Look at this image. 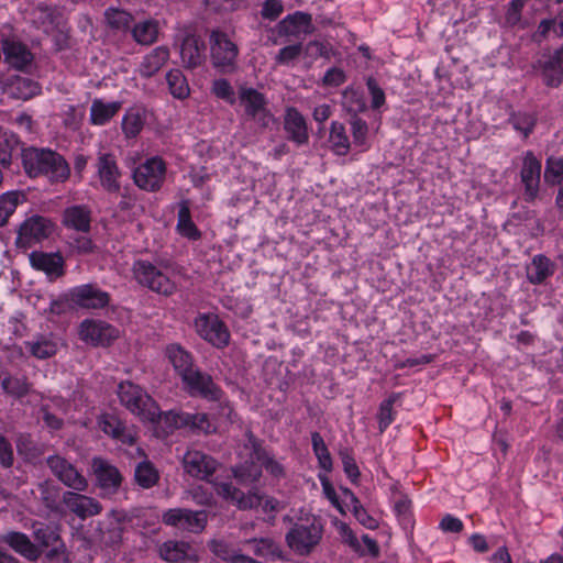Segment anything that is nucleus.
Here are the masks:
<instances>
[{"instance_id": "5701e85b", "label": "nucleus", "mask_w": 563, "mask_h": 563, "mask_svg": "<svg viewBox=\"0 0 563 563\" xmlns=\"http://www.w3.org/2000/svg\"><path fill=\"white\" fill-rule=\"evenodd\" d=\"M158 556L167 563H186L197 560V553L186 541L168 540L158 545Z\"/></svg>"}, {"instance_id": "423d86ee", "label": "nucleus", "mask_w": 563, "mask_h": 563, "mask_svg": "<svg viewBox=\"0 0 563 563\" xmlns=\"http://www.w3.org/2000/svg\"><path fill=\"white\" fill-rule=\"evenodd\" d=\"M136 280L158 294L169 296L175 289V283L161 269L146 261H137L133 265Z\"/></svg>"}, {"instance_id": "c85d7f7f", "label": "nucleus", "mask_w": 563, "mask_h": 563, "mask_svg": "<svg viewBox=\"0 0 563 563\" xmlns=\"http://www.w3.org/2000/svg\"><path fill=\"white\" fill-rule=\"evenodd\" d=\"M63 223L66 228L87 233L90 231L91 209L85 205H74L63 212Z\"/></svg>"}, {"instance_id": "473e14b6", "label": "nucleus", "mask_w": 563, "mask_h": 563, "mask_svg": "<svg viewBox=\"0 0 563 563\" xmlns=\"http://www.w3.org/2000/svg\"><path fill=\"white\" fill-rule=\"evenodd\" d=\"M119 101L104 102L101 99H95L90 107V122L93 125L107 124L121 109Z\"/></svg>"}, {"instance_id": "79ce46f5", "label": "nucleus", "mask_w": 563, "mask_h": 563, "mask_svg": "<svg viewBox=\"0 0 563 563\" xmlns=\"http://www.w3.org/2000/svg\"><path fill=\"white\" fill-rule=\"evenodd\" d=\"M38 92V85L26 77L16 76L9 84V93L16 99L27 100Z\"/></svg>"}, {"instance_id": "0e129e2a", "label": "nucleus", "mask_w": 563, "mask_h": 563, "mask_svg": "<svg viewBox=\"0 0 563 563\" xmlns=\"http://www.w3.org/2000/svg\"><path fill=\"white\" fill-rule=\"evenodd\" d=\"M306 54L310 57H330L331 46L328 43H323L320 41H312L306 46Z\"/></svg>"}, {"instance_id": "13d9d810", "label": "nucleus", "mask_w": 563, "mask_h": 563, "mask_svg": "<svg viewBox=\"0 0 563 563\" xmlns=\"http://www.w3.org/2000/svg\"><path fill=\"white\" fill-rule=\"evenodd\" d=\"M107 23L115 30H126L132 23V15L118 9H108L104 13Z\"/></svg>"}, {"instance_id": "a211bd4d", "label": "nucleus", "mask_w": 563, "mask_h": 563, "mask_svg": "<svg viewBox=\"0 0 563 563\" xmlns=\"http://www.w3.org/2000/svg\"><path fill=\"white\" fill-rule=\"evenodd\" d=\"M183 465L188 475L205 481L216 472L218 463L201 451L189 450L183 457Z\"/></svg>"}, {"instance_id": "72a5a7b5", "label": "nucleus", "mask_w": 563, "mask_h": 563, "mask_svg": "<svg viewBox=\"0 0 563 563\" xmlns=\"http://www.w3.org/2000/svg\"><path fill=\"white\" fill-rule=\"evenodd\" d=\"M169 51L165 46H158L148 53L140 65V74L143 77L154 76L168 60Z\"/></svg>"}, {"instance_id": "cd10ccee", "label": "nucleus", "mask_w": 563, "mask_h": 563, "mask_svg": "<svg viewBox=\"0 0 563 563\" xmlns=\"http://www.w3.org/2000/svg\"><path fill=\"white\" fill-rule=\"evenodd\" d=\"M31 265L44 272L49 279H55L64 274V260L57 253L33 252L30 255Z\"/></svg>"}, {"instance_id": "ddd939ff", "label": "nucleus", "mask_w": 563, "mask_h": 563, "mask_svg": "<svg viewBox=\"0 0 563 563\" xmlns=\"http://www.w3.org/2000/svg\"><path fill=\"white\" fill-rule=\"evenodd\" d=\"M96 170L101 187L108 192H118L121 188V170L115 156L108 152H98Z\"/></svg>"}, {"instance_id": "ea45409f", "label": "nucleus", "mask_w": 563, "mask_h": 563, "mask_svg": "<svg viewBox=\"0 0 563 563\" xmlns=\"http://www.w3.org/2000/svg\"><path fill=\"white\" fill-rule=\"evenodd\" d=\"M158 23L155 20H144L136 23L132 29L134 41L141 45H151L158 36Z\"/></svg>"}, {"instance_id": "5fc2aeb1", "label": "nucleus", "mask_w": 563, "mask_h": 563, "mask_svg": "<svg viewBox=\"0 0 563 563\" xmlns=\"http://www.w3.org/2000/svg\"><path fill=\"white\" fill-rule=\"evenodd\" d=\"M177 229L181 235L189 239H197L199 236V232L191 221L190 211L187 206H181L178 211Z\"/></svg>"}, {"instance_id": "bf43d9fd", "label": "nucleus", "mask_w": 563, "mask_h": 563, "mask_svg": "<svg viewBox=\"0 0 563 563\" xmlns=\"http://www.w3.org/2000/svg\"><path fill=\"white\" fill-rule=\"evenodd\" d=\"M509 122L523 137H528L534 128L536 119L529 113H516L510 117Z\"/></svg>"}, {"instance_id": "a878e982", "label": "nucleus", "mask_w": 563, "mask_h": 563, "mask_svg": "<svg viewBox=\"0 0 563 563\" xmlns=\"http://www.w3.org/2000/svg\"><path fill=\"white\" fill-rule=\"evenodd\" d=\"M284 129L287 132L288 139L297 145H305L308 143L309 134L306 119L297 109L288 108L286 110Z\"/></svg>"}, {"instance_id": "c9c22d12", "label": "nucleus", "mask_w": 563, "mask_h": 563, "mask_svg": "<svg viewBox=\"0 0 563 563\" xmlns=\"http://www.w3.org/2000/svg\"><path fill=\"white\" fill-rule=\"evenodd\" d=\"M166 355L181 379L194 369L191 355L178 344H170Z\"/></svg>"}, {"instance_id": "6ab92c4d", "label": "nucleus", "mask_w": 563, "mask_h": 563, "mask_svg": "<svg viewBox=\"0 0 563 563\" xmlns=\"http://www.w3.org/2000/svg\"><path fill=\"white\" fill-rule=\"evenodd\" d=\"M69 300L85 309H101L108 306L110 296L93 285H81L68 294Z\"/></svg>"}, {"instance_id": "69168bd1", "label": "nucleus", "mask_w": 563, "mask_h": 563, "mask_svg": "<svg viewBox=\"0 0 563 563\" xmlns=\"http://www.w3.org/2000/svg\"><path fill=\"white\" fill-rule=\"evenodd\" d=\"M335 527L343 540V542L347 543L351 548H353L356 551L361 550V544L351 530V528L343 521L335 522Z\"/></svg>"}, {"instance_id": "6e6d98bb", "label": "nucleus", "mask_w": 563, "mask_h": 563, "mask_svg": "<svg viewBox=\"0 0 563 563\" xmlns=\"http://www.w3.org/2000/svg\"><path fill=\"white\" fill-rule=\"evenodd\" d=\"M311 443H312L313 452L320 463V466L322 468L329 471L332 466V460H331L330 453L328 451V448L324 443V440L320 435V433L313 432L311 434Z\"/></svg>"}, {"instance_id": "aec40b11", "label": "nucleus", "mask_w": 563, "mask_h": 563, "mask_svg": "<svg viewBox=\"0 0 563 563\" xmlns=\"http://www.w3.org/2000/svg\"><path fill=\"white\" fill-rule=\"evenodd\" d=\"M540 176L541 162L531 152H527L520 172L521 183L525 186V199L527 201H533L537 198Z\"/></svg>"}, {"instance_id": "f8f14e48", "label": "nucleus", "mask_w": 563, "mask_h": 563, "mask_svg": "<svg viewBox=\"0 0 563 563\" xmlns=\"http://www.w3.org/2000/svg\"><path fill=\"white\" fill-rule=\"evenodd\" d=\"M195 327L198 334L217 347L229 343V331L216 314H201L196 318Z\"/></svg>"}, {"instance_id": "f257e3e1", "label": "nucleus", "mask_w": 563, "mask_h": 563, "mask_svg": "<svg viewBox=\"0 0 563 563\" xmlns=\"http://www.w3.org/2000/svg\"><path fill=\"white\" fill-rule=\"evenodd\" d=\"M22 164L30 177L44 176L51 181H65L70 175L66 159L48 148L29 147L22 151Z\"/></svg>"}, {"instance_id": "2f4dec72", "label": "nucleus", "mask_w": 563, "mask_h": 563, "mask_svg": "<svg viewBox=\"0 0 563 563\" xmlns=\"http://www.w3.org/2000/svg\"><path fill=\"white\" fill-rule=\"evenodd\" d=\"M34 495L51 511H57L63 501L62 488L52 481L38 483Z\"/></svg>"}, {"instance_id": "58836bf2", "label": "nucleus", "mask_w": 563, "mask_h": 563, "mask_svg": "<svg viewBox=\"0 0 563 563\" xmlns=\"http://www.w3.org/2000/svg\"><path fill=\"white\" fill-rule=\"evenodd\" d=\"M134 478L139 486L148 489L157 484L159 474L154 464L145 459L135 465Z\"/></svg>"}, {"instance_id": "3c124183", "label": "nucleus", "mask_w": 563, "mask_h": 563, "mask_svg": "<svg viewBox=\"0 0 563 563\" xmlns=\"http://www.w3.org/2000/svg\"><path fill=\"white\" fill-rule=\"evenodd\" d=\"M342 107L352 117L365 110L366 106L363 96L353 88H346L342 93Z\"/></svg>"}, {"instance_id": "680f3d73", "label": "nucleus", "mask_w": 563, "mask_h": 563, "mask_svg": "<svg viewBox=\"0 0 563 563\" xmlns=\"http://www.w3.org/2000/svg\"><path fill=\"white\" fill-rule=\"evenodd\" d=\"M544 177L551 183H559L563 179V157L548 159Z\"/></svg>"}, {"instance_id": "052dcab7", "label": "nucleus", "mask_w": 563, "mask_h": 563, "mask_svg": "<svg viewBox=\"0 0 563 563\" xmlns=\"http://www.w3.org/2000/svg\"><path fill=\"white\" fill-rule=\"evenodd\" d=\"M211 91L218 98L223 99L230 104H234L236 101L235 92L230 82L225 79H216L212 82Z\"/></svg>"}, {"instance_id": "f3484780", "label": "nucleus", "mask_w": 563, "mask_h": 563, "mask_svg": "<svg viewBox=\"0 0 563 563\" xmlns=\"http://www.w3.org/2000/svg\"><path fill=\"white\" fill-rule=\"evenodd\" d=\"M533 69L541 76L547 86H560L563 81V46L552 55L538 59Z\"/></svg>"}, {"instance_id": "c03bdc74", "label": "nucleus", "mask_w": 563, "mask_h": 563, "mask_svg": "<svg viewBox=\"0 0 563 563\" xmlns=\"http://www.w3.org/2000/svg\"><path fill=\"white\" fill-rule=\"evenodd\" d=\"M252 544V551L255 555L262 556L269 560H276L283 558V551L280 547L275 543L272 539H253L247 541Z\"/></svg>"}, {"instance_id": "bb28decb", "label": "nucleus", "mask_w": 563, "mask_h": 563, "mask_svg": "<svg viewBox=\"0 0 563 563\" xmlns=\"http://www.w3.org/2000/svg\"><path fill=\"white\" fill-rule=\"evenodd\" d=\"M33 537L40 547L47 549L49 558L57 556L64 551V543L55 527L36 523L33 526Z\"/></svg>"}, {"instance_id": "e433bc0d", "label": "nucleus", "mask_w": 563, "mask_h": 563, "mask_svg": "<svg viewBox=\"0 0 563 563\" xmlns=\"http://www.w3.org/2000/svg\"><path fill=\"white\" fill-rule=\"evenodd\" d=\"M4 542H7L13 550L23 556L35 560L38 556V551L30 539L21 532H9L3 537Z\"/></svg>"}, {"instance_id": "39448f33", "label": "nucleus", "mask_w": 563, "mask_h": 563, "mask_svg": "<svg viewBox=\"0 0 563 563\" xmlns=\"http://www.w3.org/2000/svg\"><path fill=\"white\" fill-rule=\"evenodd\" d=\"M208 521L207 512L203 510H191L187 508H172L163 512L162 522L181 531L200 533L205 530Z\"/></svg>"}, {"instance_id": "20e7f679", "label": "nucleus", "mask_w": 563, "mask_h": 563, "mask_svg": "<svg viewBox=\"0 0 563 563\" xmlns=\"http://www.w3.org/2000/svg\"><path fill=\"white\" fill-rule=\"evenodd\" d=\"M239 101L247 118L253 120L261 128H268L274 117L267 108L265 96L254 88L241 87L239 89Z\"/></svg>"}, {"instance_id": "7c9ffc66", "label": "nucleus", "mask_w": 563, "mask_h": 563, "mask_svg": "<svg viewBox=\"0 0 563 563\" xmlns=\"http://www.w3.org/2000/svg\"><path fill=\"white\" fill-rule=\"evenodd\" d=\"M205 43L196 35L188 34L180 45V56L187 68H196L203 62Z\"/></svg>"}, {"instance_id": "dca6fc26", "label": "nucleus", "mask_w": 563, "mask_h": 563, "mask_svg": "<svg viewBox=\"0 0 563 563\" xmlns=\"http://www.w3.org/2000/svg\"><path fill=\"white\" fill-rule=\"evenodd\" d=\"M162 420L169 429L189 428L205 433H210L216 430V427L210 421L208 415L202 412L189 413L172 410L166 412Z\"/></svg>"}, {"instance_id": "8fccbe9b", "label": "nucleus", "mask_w": 563, "mask_h": 563, "mask_svg": "<svg viewBox=\"0 0 563 563\" xmlns=\"http://www.w3.org/2000/svg\"><path fill=\"white\" fill-rule=\"evenodd\" d=\"M23 198L24 195L19 191H10L0 197V227L5 224Z\"/></svg>"}, {"instance_id": "4c0bfd02", "label": "nucleus", "mask_w": 563, "mask_h": 563, "mask_svg": "<svg viewBox=\"0 0 563 563\" xmlns=\"http://www.w3.org/2000/svg\"><path fill=\"white\" fill-rule=\"evenodd\" d=\"M29 352L36 358H48L57 352V342L49 335H38L25 343Z\"/></svg>"}, {"instance_id": "6e6552de", "label": "nucleus", "mask_w": 563, "mask_h": 563, "mask_svg": "<svg viewBox=\"0 0 563 563\" xmlns=\"http://www.w3.org/2000/svg\"><path fill=\"white\" fill-rule=\"evenodd\" d=\"M46 465L52 474L71 492H85L88 481L77 467L60 455H51L46 459Z\"/></svg>"}, {"instance_id": "a19ab883", "label": "nucleus", "mask_w": 563, "mask_h": 563, "mask_svg": "<svg viewBox=\"0 0 563 563\" xmlns=\"http://www.w3.org/2000/svg\"><path fill=\"white\" fill-rule=\"evenodd\" d=\"M329 143L331 150L336 154L344 156L350 151V140L343 123L333 121L330 126Z\"/></svg>"}, {"instance_id": "09e8293b", "label": "nucleus", "mask_w": 563, "mask_h": 563, "mask_svg": "<svg viewBox=\"0 0 563 563\" xmlns=\"http://www.w3.org/2000/svg\"><path fill=\"white\" fill-rule=\"evenodd\" d=\"M1 387L14 398H22L30 393V384L25 377L7 376L2 379Z\"/></svg>"}, {"instance_id": "de8ad7c7", "label": "nucleus", "mask_w": 563, "mask_h": 563, "mask_svg": "<svg viewBox=\"0 0 563 563\" xmlns=\"http://www.w3.org/2000/svg\"><path fill=\"white\" fill-rule=\"evenodd\" d=\"M210 551L223 561L235 563L242 554L233 545L223 539H213L208 543Z\"/></svg>"}, {"instance_id": "774afa93", "label": "nucleus", "mask_w": 563, "mask_h": 563, "mask_svg": "<svg viewBox=\"0 0 563 563\" xmlns=\"http://www.w3.org/2000/svg\"><path fill=\"white\" fill-rule=\"evenodd\" d=\"M302 52V46L300 44L289 45L282 48L276 56V62L282 65H286L289 62L297 58Z\"/></svg>"}, {"instance_id": "603ef678", "label": "nucleus", "mask_w": 563, "mask_h": 563, "mask_svg": "<svg viewBox=\"0 0 563 563\" xmlns=\"http://www.w3.org/2000/svg\"><path fill=\"white\" fill-rule=\"evenodd\" d=\"M400 398V394H393L386 400H384L379 406V411L377 415L379 431L384 432L387 427L394 421L395 411L394 404Z\"/></svg>"}, {"instance_id": "1a4fd4ad", "label": "nucleus", "mask_w": 563, "mask_h": 563, "mask_svg": "<svg viewBox=\"0 0 563 563\" xmlns=\"http://www.w3.org/2000/svg\"><path fill=\"white\" fill-rule=\"evenodd\" d=\"M210 46L213 66L222 71L231 70L238 57V46L224 32L219 30L211 32Z\"/></svg>"}, {"instance_id": "9b49d317", "label": "nucleus", "mask_w": 563, "mask_h": 563, "mask_svg": "<svg viewBox=\"0 0 563 563\" xmlns=\"http://www.w3.org/2000/svg\"><path fill=\"white\" fill-rule=\"evenodd\" d=\"M54 230L53 223L41 216H33L26 219L20 227L16 243L30 247L47 239Z\"/></svg>"}, {"instance_id": "e2e57ef3", "label": "nucleus", "mask_w": 563, "mask_h": 563, "mask_svg": "<svg viewBox=\"0 0 563 563\" xmlns=\"http://www.w3.org/2000/svg\"><path fill=\"white\" fill-rule=\"evenodd\" d=\"M350 124L354 143L357 145H363L368 133L367 123L360 119L357 115H354L351 118Z\"/></svg>"}, {"instance_id": "9d476101", "label": "nucleus", "mask_w": 563, "mask_h": 563, "mask_svg": "<svg viewBox=\"0 0 563 563\" xmlns=\"http://www.w3.org/2000/svg\"><path fill=\"white\" fill-rule=\"evenodd\" d=\"M216 490L219 496L236 506L240 510L257 509L264 499V494L256 487L244 493L233 486L232 483H220L217 485Z\"/></svg>"}, {"instance_id": "b1692460", "label": "nucleus", "mask_w": 563, "mask_h": 563, "mask_svg": "<svg viewBox=\"0 0 563 563\" xmlns=\"http://www.w3.org/2000/svg\"><path fill=\"white\" fill-rule=\"evenodd\" d=\"M279 35L285 36H299L301 34L308 35L313 33L311 15L305 12H295L284 18L277 24Z\"/></svg>"}, {"instance_id": "393cba45", "label": "nucleus", "mask_w": 563, "mask_h": 563, "mask_svg": "<svg viewBox=\"0 0 563 563\" xmlns=\"http://www.w3.org/2000/svg\"><path fill=\"white\" fill-rule=\"evenodd\" d=\"M183 382L194 394H199L200 396L211 400L220 398L221 390L213 383L212 378L198 369L194 368L183 378Z\"/></svg>"}, {"instance_id": "37998d69", "label": "nucleus", "mask_w": 563, "mask_h": 563, "mask_svg": "<svg viewBox=\"0 0 563 563\" xmlns=\"http://www.w3.org/2000/svg\"><path fill=\"white\" fill-rule=\"evenodd\" d=\"M169 92L174 98L186 99L190 95L187 78L179 69H172L166 75Z\"/></svg>"}, {"instance_id": "49530a36", "label": "nucleus", "mask_w": 563, "mask_h": 563, "mask_svg": "<svg viewBox=\"0 0 563 563\" xmlns=\"http://www.w3.org/2000/svg\"><path fill=\"white\" fill-rule=\"evenodd\" d=\"M19 140L10 131L0 128V164L8 166L12 159V153L18 148Z\"/></svg>"}, {"instance_id": "2eb2a0df", "label": "nucleus", "mask_w": 563, "mask_h": 563, "mask_svg": "<svg viewBox=\"0 0 563 563\" xmlns=\"http://www.w3.org/2000/svg\"><path fill=\"white\" fill-rule=\"evenodd\" d=\"M79 336L92 345H109L119 338V330L101 320H84L79 327Z\"/></svg>"}, {"instance_id": "864d4df0", "label": "nucleus", "mask_w": 563, "mask_h": 563, "mask_svg": "<svg viewBox=\"0 0 563 563\" xmlns=\"http://www.w3.org/2000/svg\"><path fill=\"white\" fill-rule=\"evenodd\" d=\"M527 0H512L507 8L505 22L508 26L525 29L527 21L522 18V9Z\"/></svg>"}, {"instance_id": "f704fd0d", "label": "nucleus", "mask_w": 563, "mask_h": 563, "mask_svg": "<svg viewBox=\"0 0 563 563\" xmlns=\"http://www.w3.org/2000/svg\"><path fill=\"white\" fill-rule=\"evenodd\" d=\"M553 273L554 266L544 255H536L527 266V278L532 284H541Z\"/></svg>"}, {"instance_id": "338daca9", "label": "nucleus", "mask_w": 563, "mask_h": 563, "mask_svg": "<svg viewBox=\"0 0 563 563\" xmlns=\"http://www.w3.org/2000/svg\"><path fill=\"white\" fill-rule=\"evenodd\" d=\"M284 7L280 0H265L262 8V16L271 21L276 20L283 13Z\"/></svg>"}, {"instance_id": "412c9836", "label": "nucleus", "mask_w": 563, "mask_h": 563, "mask_svg": "<svg viewBox=\"0 0 563 563\" xmlns=\"http://www.w3.org/2000/svg\"><path fill=\"white\" fill-rule=\"evenodd\" d=\"M63 504H65L69 511L82 520L97 516L102 511V506L97 499L81 495L76 490L64 492Z\"/></svg>"}, {"instance_id": "0eeeda50", "label": "nucleus", "mask_w": 563, "mask_h": 563, "mask_svg": "<svg viewBox=\"0 0 563 563\" xmlns=\"http://www.w3.org/2000/svg\"><path fill=\"white\" fill-rule=\"evenodd\" d=\"M165 175V163L158 157H152L133 170V180L140 189L153 192L161 189Z\"/></svg>"}, {"instance_id": "4468645a", "label": "nucleus", "mask_w": 563, "mask_h": 563, "mask_svg": "<svg viewBox=\"0 0 563 563\" xmlns=\"http://www.w3.org/2000/svg\"><path fill=\"white\" fill-rule=\"evenodd\" d=\"M91 466L102 496L109 497L117 494L123 481L120 471L101 457H95Z\"/></svg>"}, {"instance_id": "4be33fe9", "label": "nucleus", "mask_w": 563, "mask_h": 563, "mask_svg": "<svg viewBox=\"0 0 563 563\" xmlns=\"http://www.w3.org/2000/svg\"><path fill=\"white\" fill-rule=\"evenodd\" d=\"M2 49L5 62L15 69L26 70L33 63L31 51L15 37L2 40Z\"/></svg>"}, {"instance_id": "c756f323", "label": "nucleus", "mask_w": 563, "mask_h": 563, "mask_svg": "<svg viewBox=\"0 0 563 563\" xmlns=\"http://www.w3.org/2000/svg\"><path fill=\"white\" fill-rule=\"evenodd\" d=\"M100 429L113 439L123 444L133 445L135 442V432L129 429L124 423L113 415H103L99 420Z\"/></svg>"}, {"instance_id": "a18cd8bd", "label": "nucleus", "mask_w": 563, "mask_h": 563, "mask_svg": "<svg viewBox=\"0 0 563 563\" xmlns=\"http://www.w3.org/2000/svg\"><path fill=\"white\" fill-rule=\"evenodd\" d=\"M144 123V114L140 110L130 109L123 117L122 130L126 137L132 139L140 134Z\"/></svg>"}, {"instance_id": "4d7b16f0", "label": "nucleus", "mask_w": 563, "mask_h": 563, "mask_svg": "<svg viewBox=\"0 0 563 563\" xmlns=\"http://www.w3.org/2000/svg\"><path fill=\"white\" fill-rule=\"evenodd\" d=\"M234 477L241 485H250L262 476V470L253 464H244L233 470Z\"/></svg>"}, {"instance_id": "7ed1b4c3", "label": "nucleus", "mask_w": 563, "mask_h": 563, "mask_svg": "<svg viewBox=\"0 0 563 563\" xmlns=\"http://www.w3.org/2000/svg\"><path fill=\"white\" fill-rule=\"evenodd\" d=\"M322 526L319 521L297 523L286 534L288 547L299 555L309 554L322 538Z\"/></svg>"}, {"instance_id": "f03ea898", "label": "nucleus", "mask_w": 563, "mask_h": 563, "mask_svg": "<svg viewBox=\"0 0 563 563\" xmlns=\"http://www.w3.org/2000/svg\"><path fill=\"white\" fill-rule=\"evenodd\" d=\"M120 404L142 421L156 422L163 419L155 400L141 386L132 382H122L118 386Z\"/></svg>"}]
</instances>
